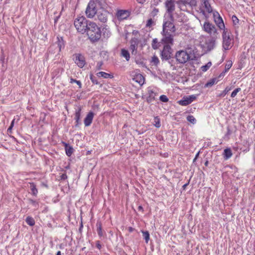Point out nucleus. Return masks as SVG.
I'll list each match as a JSON object with an SVG mask.
<instances>
[{
    "instance_id": "aec40b11",
    "label": "nucleus",
    "mask_w": 255,
    "mask_h": 255,
    "mask_svg": "<svg viewBox=\"0 0 255 255\" xmlns=\"http://www.w3.org/2000/svg\"><path fill=\"white\" fill-rule=\"evenodd\" d=\"M148 96L146 98V101L148 103H151L155 100V97L156 96V93L151 89L148 90Z\"/></svg>"
},
{
    "instance_id": "4be33fe9",
    "label": "nucleus",
    "mask_w": 255,
    "mask_h": 255,
    "mask_svg": "<svg viewBox=\"0 0 255 255\" xmlns=\"http://www.w3.org/2000/svg\"><path fill=\"white\" fill-rule=\"evenodd\" d=\"M121 55L122 57H125L127 61H128L129 60L130 54L128 50H126L124 48L122 49Z\"/></svg>"
},
{
    "instance_id": "9d476101",
    "label": "nucleus",
    "mask_w": 255,
    "mask_h": 255,
    "mask_svg": "<svg viewBox=\"0 0 255 255\" xmlns=\"http://www.w3.org/2000/svg\"><path fill=\"white\" fill-rule=\"evenodd\" d=\"M175 0H167L165 2L166 12L171 18L173 17V12L175 9Z\"/></svg>"
},
{
    "instance_id": "e433bc0d",
    "label": "nucleus",
    "mask_w": 255,
    "mask_h": 255,
    "mask_svg": "<svg viewBox=\"0 0 255 255\" xmlns=\"http://www.w3.org/2000/svg\"><path fill=\"white\" fill-rule=\"evenodd\" d=\"M216 82V79H212L209 81H208L205 85V87H210L212 86Z\"/></svg>"
},
{
    "instance_id": "bf43d9fd",
    "label": "nucleus",
    "mask_w": 255,
    "mask_h": 255,
    "mask_svg": "<svg viewBox=\"0 0 255 255\" xmlns=\"http://www.w3.org/2000/svg\"><path fill=\"white\" fill-rule=\"evenodd\" d=\"M76 83L78 85H79V87H81V83L80 81H76Z\"/></svg>"
},
{
    "instance_id": "412c9836",
    "label": "nucleus",
    "mask_w": 255,
    "mask_h": 255,
    "mask_svg": "<svg viewBox=\"0 0 255 255\" xmlns=\"http://www.w3.org/2000/svg\"><path fill=\"white\" fill-rule=\"evenodd\" d=\"M178 103L181 106H187L191 103V101L189 100L188 97H184L182 100L179 101Z\"/></svg>"
},
{
    "instance_id": "72a5a7b5",
    "label": "nucleus",
    "mask_w": 255,
    "mask_h": 255,
    "mask_svg": "<svg viewBox=\"0 0 255 255\" xmlns=\"http://www.w3.org/2000/svg\"><path fill=\"white\" fill-rule=\"evenodd\" d=\"M141 232L142 233V236L143 238L144 239L145 242L147 243L148 242V241L149 240V234L148 231H141Z\"/></svg>"
},
{
    "instance_id": "8fccbe9b",
    "label": "nucleus",
    "mask_w": 255,
    "mask_h": 255,
    "mask_svg": "<svg viewBox=\"0 0 255 255\" xmlns=\"http://www.w3.org/2000/svg\"><path fill=\"white\" fill-rule=\"evenodd\" d=\"M29 201L30 203L35 207H36L37 205H38L37 203L35 201L30 199L29 200Z\"/></svg>"
},
{
    "instance_id": "a19ab883",
    "label": "nucleus",
    "mask_w": 255,
    "mask_h": 255,
    "mask_svg": "<svg viewBox=\"0 0 255 255\" xmlns=\"http://www.w3.org/2000/svg\"><path fill=\"white\" fill-rule=\"evenodd\" d=\"M90 79L91 80L92 83L95 84H99V83L96 79V78L93 75H90Z\"/></svg>"
},
{
    "instance_id": "338daca9",
    "label": "nucleus",
    "mask_w": 255,
    "mask_h": 255,
    "mask_svg": "<svg viewBox=\"0 0 255 255\" xmlns=\"http://www.w3.org/2000/svg\"><path fill=\"white\" fill-rule=\"evenodd\" d=\"M12 127H11L10 126V127L8 128V131H10L12 129Z\"/></svg>"
},
{
    "instance_id": "e2e57ef3",
    "label": "nucleus",
    "mask_w": 255,
    "mask_h": 255,
    "mask_svg": "<svg viewBox=\"0 0 255 255\" xmlns=\"http://www.w3.org/2000/svg\"><path fill=\"white\" fill-rule=\"evenodd\" d=\"M14 120H15L14 119V120H13L12 121V122H11V124H10V126H11V127H13V125H14Z\"/></svg>"
},
{
    "instance_id": "b1692460",
    "label": "nucleus",
    "mask_w": 255,
    "mask_h": 255,
    "mask_svg": "<svg viewBox=\"0 0 255 255\" xmlns=\"http://www.w3.org/2000/svg\"><path fill=\"white\" fill-rule=\"evenodd\" d=\"M65 145V148L66 150V153L68 156H70L73 152V148L72 147L70 146L68 144L64 143Z\"/></svg>"
},
{
    "instance_id": "0e129e2a",
    "label": "nucleus",
    "mask_w": 255,
    "mask_h": 255,
    "mask_svg": "<svg viewBox=\"0 0 255 255\" xmlns=\"http://www.w3.org/2000/svg\"><path fill=\"white\" fill-rule=\"evenodd\" d=\"M133 231V228L131 227L129 228V231L132 232Z\"/></svg>"
},
{
    "instance_id": "864d4df0",
    "label": "nucleus",
    "mask_w": 255,
    "mask_h": 255,
    "mask_svg": "<svg viewBox=\"0 0 255 255\" xmlns=\"http://www.w3.org/2000/svg\"><path fill=\"white\" fill-rule=\"evenodd\" d=\"M103 65V63L102 62H98L97 67L98 69H100L101 68V66Z\"/></svg>"
},
{
    "instance_id": "a211bd4d",
    "label": "nucleus",
    "mask_w": 255,
    "mask_h": 255,
    "mask_svg": "<svg viewBox=\"0 0 255 255\" xmlns=\"http://www.w3.org/2000/svg\"><path fill=\"white\" fill-rule=\"evenodd\" d=\"M132 81L141 86L144 83V78L141 74H137L132 78Z\"/></svg>"
},
{
    "instance_id": "2f4dec72",
    "label": "nucleus",
    "mask_w": 255,
    "mask_h": 255,
    "mask_svg": "<svg viewBox=\"0 0 255 255\" xmlns=\"http://www.w3.org/2000/svg\"><path fill=\"white\" fill-rule=\"evenodd\" d=\"M150 62L152 63V65L157 66V65L159 63V60L158 58L156 56L154 55L152 57Z\"/></svg>"
},
{
    "instance_id": "cd10ccee",
    "label": "nucleus",
    "mask_w": 255,
    "mask_h": 255,
    "mask_svg": "<svg viewBox=\"0 0 255 255\" xmlns=\"http://www.w3.org/2000/svg\"><path fill=\"white\" fill-rule=\"evenodd\" d=\"M96 226L97 228V231L98 235L101 237H103L104 234L103 232L102 231L101 223L100 222H97L96 224Z\"/></svg>"
},
{
    "instance_id": "7c9ffc66",
    "label": "nucleus",
    "mask_w": 255,
    "mask_h": 255,
    "mask_svg": "<svg viewBox=\"0 0 255 255\" xmlns=\"http://www.w3.org/2000/svg\"><path fill=\"white\" fill-rule=\"evenodd\" d=\"M30 188L32 195L36 196L38 191L36 188L35 185L33 183H30Z\"/></svg>"
},
{
    "instance_id": "7ed1b4c3",
    "label": "nucleus",
    "mask_w": 255,
    "mask_h": 255,
    "mask_svg": "<svg viewBox=\"0 0 255 255\" xmlns=\"http://www.w3.org/2000/svg\"><path fill=\"white\" fill-rule=\"evenodd\" d=\"M223 47L225 50H229L232 47V39L228 29H224L223 32Z\"/></svg>"
},
{
    "instance_id": "49530a36",
    "label": "nucleus",
    "mask_w": 255,
    "mask_h": 255,
    "mask_svg": "<svg viewBox=\"0 0 255 255\" xmlns=\"http://www.w3.org/2000/svg\"><path fill=\"white\" fill-rule=\"evenodd\" d=\"M232 63L231 61H229L228 62V63L226 65V69L227 70H229L232 66Z\"/></svg>"
},
{
    "instance_id": "0eeeda50",
    "label": "nucleus",
    "mask_w": 255,
    "mask_h": 255,
    "mask_svg": "<svg viewBox=\"0 0 255 255\" xmlns=\"http://www.w3.org/2000/svg\"><path fill=\"white\" fill-rule=\"evenodd\" d=\"M86 14L88 18H93L97 13V7L93 1H90L86 10Z\"/></svg>"
},
{
    "instance_id": "58836bf2",
    "label": "nucleus",
    "mask_w": 255,
    "mask_h": 255,
    "mask_svg": "<svg viewBox=\"0 0 255 255\" xmlns=\"http://www.w3.org/2000/svg\"><path fill=\"white\" fill-rule=\"evenodd\" d=\"M187 120L190 122L191 123L194 124L196 123V119L194 118V117L192 115H189L187 117Z\"/></svg>"
},
{
    "instance_id": "f704fd0d",
    "label": "nucleus",
    "mask_w": 255,
    "mask_h": 255,
    "mask_svg": "<svg viewBox=\"0 0 255 255\" xmlns=\"http://www.w3.org/2000/svg\"><path fill=\"white\" fill-rule=\"evenodd\" d=\"M153 124L156 128H159L160 127L161 125L160 119L158 117L154 118Z\"/></svg>"
},
{
    "instance_id": "bb28decb",
    "label": "nucleus",
    "mask_w": 255,
    "mask_h": 255,
    "mask_svg": "<svg viewBox=\"0 0 255 255\" xmlns=\"http://www.w3.org/2000/svg\"><path fill=\"white\" fill-rule=\"evenodd\" d=\"M97 76L99 77H103L104 78H112L113 77V76H112L111 74H109V73H107L106 72H98L97 74Z\"/></svg>"
},
{
    "instance_id": "6ab92c4d",
    "label": "nucleus",
    "mask_w": 255,
    "mask_h": 255,
    "mask_svg": "<svg viewBox=\"0 0 255 255\" xmlns=\"http://www.w3.org/2000/svg\"><path fill=\"white\" fill-rule=\"evenodd\" d=\"M94 118V113L92 112H89L84 119V124L86 127L89 126L93 121Z\"/></svg>"
},
{
    "instance_id": "603ef678",
    "label": "nucleus",
    "mask_w": 255,
    "mask_h": 255,
    "mask_svg": "<svg viewBox=\"0 0 255 255\" xmlns=\"http://www.w3.org/2000/svg\"><path fill=\"white\" fill-rule=\"evenodd\" d=\"M230 90V88H228V87L226 88V89L223 91L224 95H226Z\"/></svg>"
},
{
    "instance_id": "6e6552de",
    "label": "nucleus",
    "mask_w": 255,
    "mask_h": 255,
    "mask_svg": "<svg viewBox=\"0 0 255 255\" xmlns=\"http://www.w3.org/2000/svg\"><path fill=\"white\" fill-rule=\"evenodd\" d=\"M201 46L205 52L210 51L215 46V40L213 39H206L204 43H201Z\"/></svg>"
},
{
    "instance_id": "ddd939ff",
    "label": "nucleus",
    "mask_w": 255,
    "mask_h": 255,
    "mask_svg": "<svg viewBox=\"0 0 255 255\" xmlns=\"http://www.w3.org/2000/svg\"><path fill=\"white\" fill-rule=\"evenodd\" d=\"M163 31H167L169 33H174L176 31L174 24L170 21H166L163 24Z\"/></svg>"
},
{
    "instance_id": "4d7b16f0",
    "label": "nucleus",
    "mask_w": 255,
    "mask_h": 255,
    "mask_svg": "<svg viewBox=\"0 0 255 255\" xmlns=\"http://www.w3.org/2000/svg\"><path fill=\"white\" fill-rule=\"evenodd\" d=\"M0 61L3 63H4V57L3 56H1L0 57Z\"/></svg>"
},
{
    "instance_id": "4468645a",
    "label": "nucleus",
    "mask_w": 255,
    "mask_h": 255,
    "mask_svg": "<svg viewBox=\"0 0 255 255\" xmlns=\"http://www.w3.org/2000/svg\"><path fill=\"white\" fill-rule=\"evenodd\" d=\"M214 20L216 24L218 25L220 29H227L225 28V24L222 17L219 15L218 12H214Z\"/></svg>"
},
{
    "instance_id": "a878e982",
    "label": "nucleus",
    "mask_w": 255,
    "mask_h": 255,
    "mask_svg": "<svg viewBox=\"0 0 255 255\" xmlns=\"http://www.w3.org/2000/svg\"><path fill=\"white\" fill-rule=\"evenodd\" d=\"M90 1H93L94 4L97 7L99 5L100 7H103L104 6L105 3V0H91Z\"/></svg>"
},
{
    "instance_id": "473e14b6",
    "label": "nucleus",
    "mask_w": 255,
    "mask_h": 255,
    "mask_svg": "<svg viewBox=\"0 0 255 255\" xmlns=\"http://www.w3.org/2000/svg\"><path fill=\"white\" fill-rule=\"evenodd\" d=\"M26 223L30 226H33L35 224L34 220L31 217H27L26 219Z\"/></svg>"
},
{
    "instance_id": "dca6fc26",
    "label": "nucleus",
    "mask_w": 255,
    "mask_h": 255,
    "mask_svg": "<svg viewBox=\"0 0 255 255\" xmlns=\"http://www.w3.org/2000/svg\"><path fill=\"white\" fill-rule=\"evenodd\" d=\"M129 16V12L126 10H119L116 13V17L119 21L127 19Z\"/></svg>"
},
{
    "instance_id": "423d86ee",
    "label": "nucleus",
    "mask_w": 255,
    "mask_h": 255,
    "mask_svg": "<svg viewBox=\"0 0 255 255\" xmlns=\"http://www.w3.org/2000/svg\"><path fill=\"white\" fill-rule=\"evenodd\" d=\"M163 37L161 41L165 44V45H173V38L175 35L174 33H169L167 31L162 32Z\"/></svg>"
},
{
    "instance_id": "13d9d810",
    "label": "nucleus",
    "mask_w": 255,
    "mask_h": 255,
    "mask_svg": "<svg viewBox=\"0 0 255 255\" xmlns=\"http://www.w3.org/2000/svg\"><path fill=\"white\" fill-rule=\"evenodd\" d=\"M189 184V182L186 183V184H185L184 185H183L182 186V188L183 190H185L187 187V186Z\"/></svg>"
},
{
    "instance_id": "3c124183",
    "label": "nucleus",
    "mask_w": 255,
    "mask_h": 255,
    "mask_svg": "<svg viewBox=\"0 0 255 255\" xmlns=\"http://www.w3.org/2000/svg\"><path fill=\"white\" fill-rule=\"evenodd\" d=\"M189 100L191 101V103L196 99V96L194 95H191L188 97Z\"/></svg>"
},
{
    "instance_id": "2eb2a0df",
    "label": "nucleus",
    "mask_w": 255,
    "mask_h": 255,
    "mask_svg": "<svg viewBox=\"0 0 255 255\" xmlns=\"http://www.w3.org/2000/svg\"><path fill=\"white\" fill-rule=\"evenodd\" d=\"M75 62L78 67L82 68L86 64L85 58L82 54H77L75 55Z\"/></svg>"
},
{
    "instance_id": "a18cd8bd",
    "label": "nucleus",
    "mask_w": 255,
    "mask_h": 255,
    "mask_svg": "<svg viewBox=\"0 0 255 255\" xmlns=\"http://www.w3.org/2000/svg\"><path fill=\"white\" fill-rule=\"evenodd\" d=\"M158 12V9L157 8H154L151 12V15L154 16L156 15Z\"/></svg>"
},
{
    "instance_id": "c9c22d12",
    "label": "nucleus",
    "mask_w": 255,
    "mask_h": 255,
    "mask_svg": "<svg viewBox=\"0 0 255 255\" xmlns=\"http://www.w3.org/2000/svg\"><path fill=\"white\" fill-rule=\"evenodd\" d=\"M58 46L59 47V51H61V49L64 47V41L63 40V39L61 38V39H60L58 37Z\"/></svg>"
},
{
    "instance_id": "5fc2aeb1",
    "label": "nucleus",
    "mask_w": 255,
    "mask_h": 255,
    "mask_svg": "<svg viewBox=\"0 0 255 255\" xmlns=\"http://www.w3.org/2000/svg\"><path fill=\"white\" fill-rule=\"evenodd\" d=\"M96 247L99 249H100L101 248V245L100 244V241H97V242H96Z\"/></svg>"
},
{
    "instance_id": "5701e85b",
    "label": "nucleus",
    "mask_w": 255,
    "mask_h": 255,
    "mask_svg": "<svg viewBox=\"0 0 255 255\" xmlns=\"http://www.w3.org/2000/svg\"><path fill=\"white\" fill-rule=\"evenodd\" d=\"M81 108H78V109L76 110L75 114V120H76V126H77L79 125V121L80 120V116H81Z\"/></svg>"
},
{
    "instance_id": "79ce46f5",
    "label": "nucleus",
    "mask_w": 255,
    "mask_h": 255,
    "mask_svg": "<svg viewBox=\"0 0 255 255\" xmlns=\"http://www.w3.org/2000/svg\"><path fill=\"white\" fill-rule=\"evenodd\" d=\"M160 100L163 102H167L168 101V99L165 95H161L160 96Z\"/></svg>"
},
{
    "instance_id": "774afa93",
    "label": "nucleus",
    "mask_w": 255,
    "mask_h": 255,
    "mask_svg": "<svg viewBox=\"0 0 255 255\" xmlns=\"http://www.w3.org/2000/svg\"><path fill=\"white\" fill-rule=\"evenodd\" d=\"M56 255H61V252H60V251H58V252L57 253Z\"/></svg>"
},
{
    "instance_id": "f257e3e1",
    "label": "nucleus",
    "mask_w": 255,
    "mask_h": 255,
    "mask_svg": "<svg viewBox=\"0 0 255 255\" xmlns=\"http://www.w3.org/2000/svg\"><path fill=\"white\" fill-rule=\"evenodd\" d=\"M87 29L86 33L91 42H97L101 38V29L96 23L90 21Z\"/></svg>"
},
{
    "instance_id": "69168bd1",
    "label": "nucleus",
    "mask_w": 255,
    "mask_h": 255,
    "mask_svg": "<svg viewBox=\"0 0 255 255\" xmlns=\"http://www.w3.org/2000/svg\"><path fill=\"white\" fill-rule=\"evenodd\" d=\"M199 152L197 153L196 155V157L195 158H194V160H195V159H196V158L199 155Z\"/></svg>"
},
{
    "instance_id": "680f3d73",
    "label": "nucleus",
    "mask_w": 255,
    "mask_h": 255,
    "mask_svg": "<svg viewBox=\"0 0 255 255\" xmlns=\"http://www.w3.org/2000/svg\"><path fill=\"white\" fill-rule=\"evenodd\" d=\"M138 209L139 210H141V211H143V208L141 206H138Z\"/></svg>"
},
{
    "instance_id": "393cba45",
    "label": "nucleus",
    "mask_w": 255,
    "mask_h": 255,
    "mask_svg": "<svg viewBox=\"0 0 255 255\" xmlns=\"http://www.w3.org/2000/svg\"><path fill=\"white\" fill-rule=\"evenodd\" d=\"M224 157L225 159L230 158L232 155V152L230 148H226L224 151Z\"/></svg>"
},
{
    "instance_id": "de8ad7c7",
    "label": "nucleus",
    "mask_w": 255,
    "mask_h": 255,
    "mask_svg": "<svg viewBox=\"0 0 255 255\" xmlns=\"http://www.w3.org/2000/svg\"><path fill=\"white\" fill-rule=\"evenodd\" d=\"M152 23H153V21H152V19H151V18L149 19L147 21L146 26H150Z\"/></svg>"
},
{
    "instance_id": "37998d69",
    "label": "nucleus",
    "mask_w": 255,
    "mask_h": 255,
    "mask_svg": "<svg viewBox=\"0 0 255 255\" xmlns=\"http://www.w3.org/2000/svg\"><path fill=\"white\" fill-rule=\"evenodd\" d=\"M183 1H184V0H178L176 2L180 8H181L182 6H185V3Z\"/></svg>"
},
{
    "instance_id": "f3484780",
    "label": "nucleus",
    "mask_w": 255,
    "mask_h": 255,
    "mask_svg": "<svg viewBox=\"0 0 255 255\" xmlns=\"http://www.w3.org/2000/svg\"><path fill=\"white\" fill-rule=\"evenodd\" d=\"M97 17L98 19L102 22H106L107 20L108 12L104 9H102L101 11L97 12Z\"/></svg>"
},
{
    "instance_id": "6e6d98bb",
    "label": "nucleus",
    "mask_w": 255,
    "mask_h": 255,
    "mask_svg": "<svg viewBox=\"0 0 255 255\" xmlns=\"http://www.w3.org/2000/svg\"><path fill=\"white\" fill-rule=\"evenodd\" d=\"M136 1L139 3L143 4L145 2L146 0H136Z\"/></svg>"
},
{
    "instance_id": "20e7f679",
    "label": "nucleus",
    "mask_w": 255,
    "mask_h": 255,
    "mask_svg": "<svg viewBox=\"0 0 255 255\" xmlns=\"http://www.w3.org/2000/svg\"><path fill=\"white\" fill-rule=\"evenodd\" d=\"M175 57L177 61L181 64L186 63L190 59L189 55L184 50L177 51Z\"/></svg>"
},
{
    "instance_id": "c85d7f7f",
    "label": "nucleus",
    "mask_w": 255,
    "mask_h": 255,
    "mask_svg": "<svg viewBox=\"0 0 255 255\" xmlns=\"http://www.w3.org/2000/svg\"><path fill=\"white\" fill-rule=\"evenodd\" d=\"M183 1L185 3V6L187 4H188L191 6H195L197 5L196 0H184Z\"/></svg>"
},
{
    "instance_id": "09e8293b",
    "label": "nucleus",
    "mask_w": 255,
    "mask_h": 255,
    "mask_svg": "<svg viewBox=\"0 0 255 255\" xmlns=\"http://www.w3.org/2000/svg\"><path fill=\"white\" fill-rule=\"evenodd\" d=\"M67 178V176L65 173H63L60 176L61 180H65Z\"/></svg>"
},
{
    "instance_id": "c756f323",
    "label": "nucleus",
    "mask_w": 255,
    "mask_h": 255,
    "mask_svg": "<svg viewBox=\"0 0 255 255\" xmlns=\"http://www.w3.org/2000/svg\"><path fill=\"white\" fill-rule=\"evenodd\" d=\"M159 43L158 42L157 38H154L152 40L151 46L153 49H157L159 46Z\"/></svg>"
},
{
    "instance_id": "4c0bfd02",
    "label": "nucleus",
    "mask_w": 255,
    "mask_h": 255,
    "mask_svg": "<svg viewBox=\"0 0 255 255\" xmlns=\"http://www.w3.org/2000/svg\"><path fill=\"white\" fill-rule=\"evenodd\" d=\"M212 65V63L211 62H209L205 65L202 66L201 67V69L203 72H206Z\"/></svg>"
},
{
    "instance_id": "c03bdc74",
    "label": "nucleus",
    "mask_w": 255,
    "mask_h": 255,
    "mask_svg": "<svg viewBox=\"0 0 255 255\" xmlns=\"http://www.w3.org/2000/svg\"><path fill=\"white\" fill-rule=\"evenodd\" d=\"M232 19L234 24H237L239 23V19L236 15H233Z\"/></svg>"
},
{
    "instance_id": "ea45409f",
    "label": "nucleus",
    "mask_w": 255,
    "mask_h": 255,
    "mask_svg": "<svg viewBox=\"0 0 255 255\" xmlns=\"http://www.w3.org/2000/svg\"><path fill=\"white\" fill-rule=\"evenodd\" d=\"M240 88H236L234 90L231 94V97L234 98L237 94V93L241 91Z\"/></svg>"
},
{
    "instance_id": "9b49d317",
    "label": "nucleus",
    "mask_w": 255,
    "mask_h": 255,
    "mask_svg": "<svg viewBox=\"0 0 255 255\" xmlns=\"http://www.w3.org/2000/svg\"><path fill=\"white\" fill-rule=\"evenodd\" d=\"M203 28L206 32L210 35H214L216 33L217 29L215 26L208 21L204 22Z\"/></svg>"
},
{
    "instance_id": "39448f33",
    "label": "nucleus",
    "mask_w": 255,
    "mask_h": 255,
    "mask_svg": "<svg viewBox=\"0 0 255 255\" xmlns=\"http://www.w3.org/2000/svg\"><path fill=\"white\" fill-rule=\"evenodd\" d=\"M173 50L169 45H165L161 52L160 56L161 59L163 60H168L171 58L172 55Z\"/></svg>"
},
{
    "instance_id": "f03ea898",
    "label": "nucleus",
    "mask_w": 255,
    "mask_h": 255,
    "mask_svg": "<svg viewBox=\"0 0 255 255\" xmlns=\"http://www.w3.org/2000/svg\"><path fill=\"white\" fill-rule=\"evenodd\" d=\"M90 21L84 16H78L75 19L74 24L78 32L84 34L87 31V28Z\"/></svg>"
},
{
    "instance_id": "f8f14e48",
    "label": "nucleus",
    "mask_w": 255,
    "mask_h": 255,
    "mask_svg": "<svg viewBox=\"0 0 255 255\" xmlns=\"http://www.w3.org/2000/svg\"><path fill=\"white\" fill-rule=\"evenodd\" d=\"M139 42L140 40L137 38L133 37L131 39L129 49L132 54L135 55L137 53V49Z\"/></svg>"
},
{
    "instance_id": "1a4fd4ad",
    "label": "nucleus",
    "mask_w": 255,
    "mask_h": 255,
    "mask_svg": "<svg viewBox=\"0 0 255 255\" xmlns=\"http://www.w3.org/2000/svg\"><path fill=\"white\" fill-rule=\"evenodd\" d=\"M201 6L200 10L203 14L207 13H211L212 12V8L208 0H200Z\"/></svg>"
},
{
    "instance_id": "052dcab7",
    "label": "nucleus",
    "mask_w": 255,
    "mask_h": 255,
    "mask_svg": "<svg viewBox=\"0 0 255 255\" xmlns=\"http://www.w3.org/2000/svg\"><path fill=\"white\" fill-rule=\"evenodd\" d=\"M76 81H77L76 80H75V79H73L71 78V79L70 83H73L74 82L76 83Z\"/></svg>"
}]
</instances>
